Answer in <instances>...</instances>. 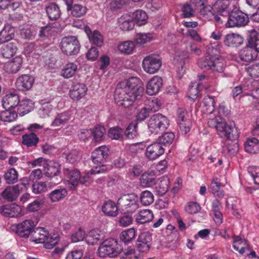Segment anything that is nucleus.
I'll use <instances>...</instances> for the list:
<instances>
[{
    "label": "nucleus",
    "mask_w": 259,
    "mask_h": 259,
    "mask_svg": "<svg viewBox=\"0 0 259 259\" xmlns=\"http://www.w3.org/2000/svg\"><path fill=\"white\" fill-rule=\"evenodd\" d=\"M143 91L141 79L137 77H132L125 83L118 84L115 91L114 99L118 106L128 108L141 97Z\"/></svg>",
    "instance_id": "obj_1"
},
{
    "label": "nucleus",
    "mask_w": 259,
    "mask_h": 259,
    "mask_svg": "<svg viewBox=\"0 0 259 259\" xmlns=\"http://www.w3.org/2000/svg\"><path fill=\"white\" fill-rule=\"evenodd\" d=\"M106 170L105 165L102 164L96 166L90 170V172H85L80 174V171L75 168L64 169V174L69 183L73 186H77L79 183L83 184L87 182L90 178V176L104 172Z\"/></svg>",
    "instance_id": "obj_2"
},
{
    "label": "nucleus",
    "mask_w": 259,
    "mask_h": 259,
    "mask_svg": "<svg viewBox=\"0 0 259 259\" xmlns=\"http://www.w3.org/2000/svg\"><path fill=\"white\" fill-rule=\"evenodd\" d=\"M30 239L36 243H43L47 249L53 248L60 240L58 234H50L44 228L38 227L34 229Z\"/></svg>",
    "instance_id": "obj_3"
},
{
    "label": "nucleus",
    "mask_w": 259,
    "mask_h": 259,
    "mask_svg": "<svg viewBox=\"0 0 259 259\" xmlns=\"http://www.w3.org/2000/svg\"><path fill=\"white\" fill-rule=\"evenodd\" d=\"M228 16V21L226 24L227 27H243L249 22L248 15L242 12L236 5L232 6Z\"/></svg>",
    "instance_id": "obj_4"
},
{
    "label": "nucleus",
    "mask_w": 259,
    "mask_h": 259,
    "mask_svg": "<svg viewBox=\"0 0 259 259\" xmlns=\"http://www.w3.org/2000/svg\"><path fill=\"white\" fill-rule=\"evenodd\" d=\"M139 198L134 193L121 196L117 201V204L123 213H133L139 207Z\"/></svg>",
    "instance_id": "obj_5"
},
{
    "label": "nucleus",
    "mask_w": 259,
    "mask_h": 259,
    "mask_svg": "<svg viewBox=\"0 0 259 259\" xmlns=\"http://www.w3.org/2000/svg\"><path fill=\"white\" fill-rule=\"evenodd\" d=\"M169 125L168 118L160 113L153 115L148 123L150 133L157 135L166 130Z\"/></svg>",
    "instance_id": "obj_6"
},
{
    "label": "nucleus",
    "mask_w": 259,
    "mask_h": 259,
    "mask_svg": "<svg viewBox=\"0 0 259 259\" xmlns=\"http://www.w3.org/2000/svg\"><path fill=\"white\" fill-rule=\"evenodd\" d=\"M120 249L119 247L117 240L113 238H110L104 241L100 245L98 253L101 257L107 256L113 257L120 253Z\"/></svg>",
    "instance_id": "obj_7"
},
{
    "label": "nucleus",
    "mask_w": 259,
    "mask_h": 259,
    "mask_svg": "<svg viewBox=\"0 0 259 259\" xmlns=\"http://www.w3.org/2000/svg\"><path fill=\"white\" fill-rule=\"evenodd\" d=\"M60 48L63 54L67 56H74L79 52L80 46L77 38L71 35L62 38Z\"/></svg>",
    "instance_id": "obj_8"
},
{
    "label": "nucleus",
    "mask_w": 259,
    "mask_h": 259,
    "mask_svg": "<svg viewBox=\"0 0 259 259\" xmlns=\"http://www.w3.org/2000/svg\"><path fill=\"white\" fill-rule=\"evenodd\" d=\"M44 174L46 177L50 178L48 184L50 187L59 184L62 181L60 171V165L58 163L50 162L45 167Z\"/></svg>",
    "instance_id": "obj_9"
},
{
    "label": "nucleus",
    "mask_w": 259,
    "mask_h": 259,
    "mask_svg": "<svg viewBox=\"0 0 259 259\" xmlns=\"http://www.w3.org/2000/svg\"><path fill=\"white\" fill-rule=\"evenodd\" d=\"M217 131L221 138L227 140H236L239 138L237 128L225 121L220 122Z\"/></svg>",
    "instance_id": "obj_10"
},
{
    "label": "nucleus",
    "mask_w": 259,
    "mask_h": 259,
    "mask_svg": "<svg viewBox=\"0 0 259 259\" xmlns=\"http://www.w3.org/2000/svg\"><path fill=\"white\" fill-rule=\"evenodd\" d=\"M161 60L152 55L146 56L142 62L144 70L149 74L157 72L161 67Z\"/></svg>",
    "instance_id": "obj_11"
},
{
    "label": "nucleus",
    "mask_w": 259,
    "mask_h": 259,
    "mask_svg": "<svg viewBox=\"0 0 259 259\" xmlns=\"http://www.w3.org/2000/svg\"><path fill=\"white\" fill-rule=\"evenodd\" d=\"M35 224L30 220H26L21 223H19L13 226L16 234L21 237L27 238L29 235L32 236Z\"/></svg>",
    "instance_id": "obj_12"
},
{
    "label": "nucleus",
    "mask_w": 259,
    "mask_h": 259,
    "mask_svg": "<svg viewBox=\"0 0 259 259\" xmlns=\"http://www.w3.org/2000/svg\"><path fill=\"white\" fill-rule=\"evenodd\" d=\"M230 6V3L229 0H218L212 6H208L206 8L208 10V14L214 12L226 16L232 9Z\"/></svg>",
    "instance_id": "obj_13"
},
{
    "label": "nucleus",
    "mask_w": 259,
    "mask_h": 259,
    "mask_svg": "<svg viewBox=\"0 0 259 259\" xmlns=\"http://www.w3.org/2000/svg\"><path fill=\"white\" fill-rule=\"evenodd\" d=\"M177 122L182 132L185 134L190 130V122L188 119V114L187 110L183 108H179L177 110Z\"/></svg>",
    "instance_id": "obj_14"
},
{
    "label": "nucleus",
    "mask_w": 259,
    "mask_h": 259,
    "mask_svg": "<svg viewBox=\"0 0 259 259\" xmlns=\"http://www.w3.org/2000/svg\"><path fill=\"white\" fill-rule=\"evenodd\" d=\"M162 86V78L159 76H154L146 85V93L150 96L156 95L160 91Z\"/></svg>",
    "instance_id": "obj_15"
},
{
    "label": "nucleus",
    "mask_w": 259,
    "mask_h": 259,
    "mask_svg": "<svg viewBox=\"0 0 259 259\" xmlns=\"http://www.w3.org/2000/svg\"><path fill=\"white\" fill-rule=\"evenodd\" d=\"M152 236L148 232L142 233L139 236L137 241V248L139 252H147L151 246Z\"/></svg>",
    "instance_id": "obj_16"
},
{
    "label": "nucleus",
    "mask_w": 259,
    "mask_h": 259,
    "mask_svg": "<svg viewBox=\"0 0 259 259\" xmlns=\"http://www.w3.org/2000/svg\"><path fill=\"white\" fill-rule=\"evenodd\" d=\"M164 151L163 146L157 141L147 146L145 155L148 159L153 160L163 154Z\"/></svg>",
    "instance_id": "obj_17"
},
{
    "label": "nucleus",
    "mask_w": 259,
    "mask_h": 259,
    "mask_svg": "<svg viewBox=\"0 0 259 259\" xmlns=\"http://www.w3.org/2000/svg\"><path fill=\"white\" fill-rule=\"evenodd\" d=\"M34 78L29 74H22L16 79L15 84L17 88L22 91H27L32 87Z\"/></svg>",
    "instance_id": "obj_18"
},
{
    "label": "nucleus",
    "mask_w": 259,
    "mask_h": 259,
    "mask_svg": "<svg viewBox=\"0 0 259 259\" xmlns=\"http://www.w3.org/2000/svg\"><path fill=\"white\" fill-rule=\"evenodd\" d=\"M88 92L87 85L83 83H74L69 92L70 97L73 100H79L86 95Z\"/></svg>",
    "instance_id": "obj_19"
},
{
    "label": "nucleus",
    "mask_w": 259,
    "mask_h": 259,
    "mask_svg": "<svg viewBox=\"0 0 259 259\" xmlns=\"http://www.w3.org/2000/svg\"><path fill=\"white\" fill-rule=\"evenodd\" d=\"M243 41L244 38L241 35L234 33L226 34L223 39L225 45L229 48H237L241 46Z\"/></svg>",
    "instance_id": "obj_20"
},
{
    "label": "nucleus",
    "mask_w": 259,
    "mask_h": 259,
    "mask_svg": "<svg viewBox=\"0 0 259 259\" xmlns=\"http://www.w3.org/2000/svg\"><path fill=\"white\" fill-rule=\"evenodd\" d=\"M109 149L106 146L96 148L92 153L93 162L95 163H102L105 161L108 156Z\"/></svg>",
    "instance_id": "obj_21"
},
{
    "label": "nucleus",
    "mask_w": 259,
    "mask_h": 259,
    "mask_svg": "<svg viewBox=\"0 0 259 259\" xmlns=\"http://www.w3.org/2000/svg\"><path fill=\"white\" fill-rule=\"evenodd\" d=\"M19 102V96L17 93H9L3 97L2 105L5 109H11L16 107Z\"/></svg>",
    "instance_id": "obj_22"
},
{
    "label": "nucleus",
    "mask_w": 259,
    "mask_h": 259,
    "mask_svg": "<svg viewBox=\"0 0 259 259\" xmlns=\"http://www.w3.org/2000/svg\"><path fill=\"white\" fill-rule=\"evenodd\" d=\"M22 64L23 58L19 56H16L5 64L4 70L8 73H16L20 70Z\"/></svg>",
    "instance_id": "obj_23"
},
{
    "label": "nucleus",
    "mask_w": 259,
    "mask_h": 259,
    "mask_svg": "<svg viewBox=\"0 0 259 259\" xmlns=\"http://www.w3.org/2000/svg\"><path fill=\"white\" fill-rule=\"evenodd\" d=\"M239 57L240 60L245 62H250L255 60L257 57V53L255 49L250 45H247L241 49L239 52Z\"/></svg>",
    "instance_id": "obj_24"
},
{
    "label": "nucleus",
    "mask_w": 259,
    "mask_h": 259,
    "mask_svg": "<svg viewBox=\"0 0 259 259\" xmlns=\"http://www.w3.org/2000/svg\"><path fill=\"white\" fill-rule=\"evenodd\" d=\"M233 242L232 246L233 248L239 254H243L246 251L250 249L248 241L242 239L240 236L234 235L232 237Z\"/></svg>",
    "instance_id": "obj_25"
},
{
    "label": "nucleus",
    "mask_w": 259,
    "mask_h": 259,
    "mask_svg": "<svg viewBox=\"0 0 259 259\" xmlns=\"http://www.w3.org/2000/svg\"><path fill=\"white\" fill-rule=\"evenodd\" d=\"M21 208L15 203L3 205L2 214L4 216L10 218H17L20 214Z\"/></svg>",
    "instance_id": "obj_26"
},
{
    "label": "nucleus",
    "mask_w": 259,
    "mask_h": 259,
    "mask_svg": "<svg viewBox=\"0 0 259 259\" xmlns=\"http://www.w3.org/2000/svg\"><path fill=\"white\" fill-rule=\"evenodd\" d=\"M18 42L16 41L4 44L1 48V54L4 58H10L16 53Z\"/></svg>",
    "instance_id": "obj_27"
},
{
    "label": "nucleus",
    "mask_w": 259,
    "mask_h": 259,
    "mask_svg": "<svg viewBox=\"0 0 259 259\" xmlns=\"http://www.w3.org/2000/svg\"><path fill=\"white\" fill-rule=\"evenodd\" d=\"M153 218V212L148 209L141 210L135 215L136 221L141 224L150 222Z\"/></svg>",
    "instance_id": "obj_28"
},
{
    "label": "nucleus",
    "mask_w": 259,
    "mask_h": 259,
    "mask_svg": "<svg viewBox=\"0 0 259 259\" xmlns=\"http://www.w3.org/2000/svg\"><path fill=\"white\" fill-rule=\"evenodd\" d=\"M62 157L65 158L68 163L75 164L81 157L80 151L77 149L65 151L62 154Z\"/></svg>",
    "instance_id": "obj_29"
},
{
    "label": "nucleus",
    "mask_w": 259,
    "mask_h": 259,
    "mask_svg": "<svg viewBox=\"0 0 259 259\" xmlns=\"http://www.w3.org/2000/svg\"><path fill=\"white\" fill-rule=\"evenodd\" d=\"M78 70V65L74 62H68L66 64L61 70V76L65 78L73 77Z\"/></svg>",
    "instance_id": "obj_30"
},
{
    "label": "nucleus",
    "mask_w": 259,
    "mask_h": 259,
    "mask_svg": "<svg viewBox=\"0 0 259 259\" xmlns=\"http://www.w3.org/2000/svg\"><path fill=\"white\" fill-rule=\"evenodd\" d=\"M118 207L116 203L112 201L108 200L104 203L102 207V211L107 216L115 217L117 215Z\"/></svg>",
    "instance_id": "obj_31"
},
{
    "label": "nucleus",
    "mask_w": 259,
    "mask_h": 259,
    "mask_svg": "<svg viewBox=\"0 0 259 259\" xmlns=\"http://www.w3.org/2000/svg\"><path fill=\"white\" fill-rule=\"evenodd\" d=\"M19 194V190L17 186L7 187L2 193V196L5 199L9 201L15 200Z\"/></svg>",
    "instance_id": "obj_32"
},
{
    "label": "nucleus",
    "mask_w": 259,
    "mask_h": 259,
    "mask_svg": "<svg viewBox=\"0 0 259 259\" xmlns=\"http://www.w3.org/2000/svg\"><path fill=\"white\" fill-rule=\"evenodd\" d=\"M33 108V104L29 99H23L20 101L18 105L17 112L21 116L30 112Z\"/></svg>",
    "instance_id": "obj_33"
},
{
    "label": "nucleus",
    "mask_w": 259,
    "mask_h": 259,
    "mask_svg": "<svg viewBox=\"0 0 259 259\" xmlns=\"http://www.w3.org/2000/svg\"><path fill=\"white\" fill-rule=\"evenodd\" d=\"M224 185L221 182L220 180L218 178H213L210 184V188L212 193L219 198H223L224 196V192L221 189Z\"/></svg>",
    "instance_id": "obj_34"
},
{
    "label": "nucleus",
    "mask_w": 259,
    "mask_h": 259,
    "mask_svg": "<svg viewBox=\"0 0 259 259\" xmlns=\"http://www.w3.org/2000/svg\"><path fill=\"white\" fill-rule=\"evenodd\" d=\"M118 23L119 28L123 31L132 30L135 25L133 19L127 14L121 16L118 19Z\"/></svg>",
    "instance_id": "obj_35"
},
{
    "label": "nucleus",
    "mask_w": 259,
    "mask_h": 259,
    "mask_svg": "<svg viewBox=\"0 0 259 259\" xmlns=\"http://www.w3.org/2000/svg\"><path fill=\"white\" fill-rule=\"evenodd\" d=\"M70 119V113L69 111H65L58 113L56 116L51 126L57 127L62 126L66 124Z\"/></svg>",
    "instance_id": "obj_36"
},
{
    "label": "nucleus",
    "mask_w": 259,
    "mask_h": 259,
    "mask_svg": "<svg viewBox=\"0 0 259 259\" xmlns=\"http://www.w3.org/2000/svg\"><path fill=\"white\" fill-rule=\"evenodd\" d=\"M14 36V29L9 25H5L0 31V43H4L11 40Z\"/></svg>",
    "instance_id": "obj_37"
},
{
    "label": "nucleus",
    "mask_w": 259,
    "mask_h": 259,
    "mask_svg": "<svg viewBox=\"0 0 259 259\" xmlns=\"http://www.w3.org/2000/svg\"><path fill=\"white\" fill-rule=\"evenodd\" d=\"M103 237V234L100 230L94 229L89 232L86 236L85 241L88 244L94 245Z\"/></svg>",
    "instance_id": "obj_38"
},
{
    "label": "nucleus",
    "mask_w": 259,
    "mask_h": 259,
    "mask_svg": "<svg viewBox=\"0 0 259 259\" xmlns=\"http://www.w3.org/2000/svg\"><path fill=\"white\" fill-rule=\"evenodd\" d=\"M46 12L50 19L57 20L61 15V11L58 5L53 3L46 7Z\"/></svg>",
    "instance_id": "obj_39"
},
{
    "label": "nucleus",
    "mask_w": 259,
    "mask_h": 259,
    "mask_svg": "<svg viewBox=\"0 0 259 259\" xmlns=\"http://www.w3.org/2000/svg\"><path fill=\"white\" fill-rule=\"evenodd\" d=\"M67 191L64 188L56 189L49 194V198L52 202H58L64 199L67 195Z\"/></svg>",
    "instance_id": "obj_40"
},
{
    "label": "nucleus",
    "mask_w": 259,
    "mask_h": 259,
    "mask_svg": "<svg viewBox=\"0 0 259 259\" xmlns=\"http://www.w3.org/2000/svg\"><path fill=\"white\" fill-rule=\"evenodd\" d=\"M244 148L249 153H257L259 152L258 140L255 138L248 139L244 144Z\"/></svg>",
    "instance_id": "obj_41"
},
{
    "label": "nucleus",
    "mask_w": 259,
    "mask_h": 259,
    "mask_svg": "<svg viewBox=\"0 0 259 259\" xmlns=\"http://www.w3.org/2000/svg\"><path fill=\"white\" fill-rule=\"evenodd\" d=\"M133 19L135 23L138 26L145 25L147 23L148 16L142 10H138L133 13Z\"/></svg>",
    "instance_id": "obj_42"
},
{
    "label": "nucleus",
    "mask_w": 259,
    "mask_h": 259,
    "mask_svg": "<svg viewBox=\"0 0 259 259\" xmlns=\"http://www.w3.org/2000/svg\"><path fill=\"white\" fill-rule=\"evenodd\" d=\"M170 181L167 177H163L156 186V190L160 196L164 195L168 190Z\"/></svg>",
    "instance_id": "obj_43"
},
{
    "label": "nucleus",
    "mask_w": 259,
    "mask_h": 259,
    "mask_svg": "<svg viewBox=\"0 0 259 259\" xmlns=\"http://www.w3.org/2000/svg\"><path fill=\"white\" fill-rule=\"evenodd\" d=\"M248 45L255 49L256 52H259V32L254 29L249 31L248 37Z\"/></svg>",
    "instance_id": "obj_44"
},
{
    "label": "nucleus",
    "mask_w": 259,
    "mask_h": 259,
    "mask_svg": "<svg viewBox=\"0 0 259 259\" xmlns=\"http://www.w3.org/2000/svg\"><path fill=\"white\" fill-rule=\"evenodd\" d=\"M226 61L222 57H214L210 69L213 72H223L226 67Z\"/></svg>",
    "instance_id": "obj_45"
},
{
    "label": "nucleus",
    "mask_w": 259,
    "mask_h": 259,
    "mask_svg": "<svg viewBox=\"0 0 259 259\" xmlns=\"http://www.w3.org/2000/svg\"><path fill=\"white\" fill-rule=\"evenodd\" d=\"M175 138V135L174 133L166 132L160 136L157 141L162 146H168L172 143Z\"/></svg>",
    "instance_id": "obj_46"
},
{
    "label": "nucleus",
    "mask_w": 259,
    "mask_h": 259,
    "mask_svg": "<svg viewBox=\"0 0 259 259\" xmlns=\"http://www.w3.org/2000/svg\"><path fill=\"white\" fill-rule=\"evenodd\" d=\"M124 129L118 126L110 128L108 132L109 137L112 139L116 140H122L124 137Z\"/></svg>",
    "instance_id": "obj_47"
},
{
    "label": "nucleus",
    "mask_w": 259,
    "mask_h": 259,
    "mask_svg": "<svg viewBox=\"0 0 259 259\" xmlns=\"http://www.w3.org/2000/svg\"><path fill=\"white\" fill-rule=\"evenodd\" d=\"M146 105L150 112H155L160 109L162 104L158 98L150 97L147 99Z\"/></svg>",
    "instance_id": "obj_48"
},
{
    "label": "nucleus",
    "mask_w": 259,
    "mask_h": 259,
    "mask_svg": "<svg viewBox=\"0 0 259 259\" xmlns=\"http://www.w3.org/2000/svg\"><path fill=\"white\" fill-rule=\"evenodd\" d=\"M156 181L153 172H144L140 178V183L145 187H151L155 184Z\"/></svg>",
    "instance_id": "obj_49"
},
{
    "label": "nucleus",
    "mask_w": 259,
    "mask_h": 259,
    "mask_svg": "<svg viewBox=\"0 0 259 259\" xmlns=\"http://www.w3.org/2000/svg\"><path fill=\"white\" fill-rule=\"evenodd\" d=\"M39 141V138L36 134L31 133L22 136V143L27 147L35 146Z\"/></svg>",
    "instance_id": "obj_50"
},
{
    "label": "nucleus",
    "mask_w": 259,
    "mask_h": 259,
    "mask_svg": "<svg viewBox=\"0 0 259 259\" xmlns=\"http://www.w3.org/2000/svg\"><path fill=\"white\" fill-rule=\"evenodd\" d=\"M71 11V15L76 18L83 16L85 15L87 8L85 6L80 4H74L69 9Z\"/></svg>",
    "instance_id": "obj_51"
},
{
    "label": "nucleus",
    "mask_w": 259,
    "mask_h": 259,
    "mask_svg": "<svg viewBox=\"0 0 259 259\" xmlns=\"http://www.w3.org/2000/svg\"><path fill=\"white\" fill-rule=\"evenodd\" d=\"M215 102L213 97L206 96L204 97L202 101V106L205 108V111L208 113H211L215 108Z\"/></svg>",
    "instance_id": "obj_52"
},
{
    "label": "nucleus",
    "mask_w": 259,
    "mask_h": 259,
    "mask_svg": "<svg viewBox=\"0 0 259 259\" xmlns=\"http://www.w3.org/2000/svg\"><path fill=\"white\" fill-rule=\"evenodd\" d=\"M4 178L7 183L14 184L17 182L18 180V172L15 168H11L5 172Z\"/></svg>",
    "instance_id": "obj_53"
},
{
    "label": "nucleus",
    "mask_w": 259,
    "mask_h": 259,
    "mask_svg": "<svg viewBox=\"0 0 259 259\" xmlns=\"http://www.w3.org/2000/svg\"><path fill=\"white\" fill-rule=\"evenodd\" d=\"M214 57H211L209 56H206L200 58L198 61V65L199 67L204 70H209L212 67Z\"/></svg>",
    "instance_id": "obj_54"
},
{
    "label": "nucleus",
    "mask_w": 259,
    "mask_h": 259,
    "mask_svg": "<svg viewBox=\"0 0 259 259\" xmlns=\"http://www.w3.org/2000/svg\"><path fill=\"white\" fill-rule=\"evenodd\" d=\"M10 109H6L1 113L0 119L4 122H11L15 120L17 117V113L15 111H11Z\"/></svg>",
    "instance_id": "obj_55"
},
{
    "label": "nucleus",
    "mask_w": 259,
    "mask_h": 259,
    "mask_svg": "<svg viewBox=\"0 0 259 259\" xmlns=\"http://www.w3.org/2000/svg\"><path fill=\"white\" fill-rule=\"evenodd\" d=\"M206 56L211 57H220V46L216 43H210L206 47Z\"/></svg>",
    "instance_id": "obj_56"
},
{
    "label": "nucleus",
    "mask_w": 259,
    "mask_h": 259,
    "mask_svg": "<svg viewBox=\"0 0 259 259\" xmlns=\"http://www.w3.org/2000/svg\"><path fill=\"white\" fill-rule=\"evenodd\" d=\"M135 237V230L130 228L123 231L120 234V239L124 243H128Z\"/></svg>",
    "instance_id": "obj_57"
},
{
    "label": "nucleus",
    "mask_w": 259,
    "mask_h": 259,
    "mask_svg": "<svg viewBox=\"0 0 259 259\" xmlns=\"http://www.w3.org/2000/svg\"><path fill=\"white\" fill-rule=\"evenodd\" d=\"M56 32V28L52 24H48L40 28L39 36L40 37H48Z\"/></svg>",
    "instance_id": "obj_58"
},
{
    "label": "nucleus",
    "mask_w": 259,
    "mask_h": 259,
    "mask_svg": "<svg viewBox=\"0 0 259 259\" xmlns=\"http://www.w3.org/2000/svg\"><path fill=\"white\" fill-rule=\"evenodd\" d=\"M135 47V43L132 41H125L118 46V50L126 54L132 53Z\"/></svg>",
    "instance_id": "obj_59"
},
{
    "label": "nucleus",
    "mask_w": 259,
    "mask_h": 259,
    "mask_svg": "<svg viewBox=\"0 0 259 259\" xmlns=\"http://www.w3.org/2000/svg\"><path fill=\"white\" fill-rule=\"evenodd\" d=\"M105 128L100 125L96 126L92 130V134L94 136V140L96 142H100L104 139L105 134Z\"/></svg>",
    "instance_id": "obj_60"
},
{
    "label": "nucleus",
    "mask_w": 259,
    "mask_h": 259,
    "mask_svg": "<svg viewBox=\"0 0 259 259\" xmlns=\"http://www.w3.org/2000/svg\"><path fill=\"white\" fill-rule=\"evenodd\" d=\"M140 199L143 205L148 206L153 202L154 196L150 191L145 190L142 192Z\"/></svg>",
    "instance_id": "obj_61"
},
{
    "label": "nucleus",
    "mask_w": 259,
    "mask_h": 259,
    "mask_svg": "<svg viewBox=\"0 0 259 259\" xmlns=\"http://www.w3.org/2000/svg\"><path fill=\"white\" fill-rule=\"evenodd\" d=\"M191 2L201 15H208V10L206 8L208 6L205 5L206 0H191Z\"/></svg>",
    "instance_id": "obj_62"
},
{
    "label": "nucleus",
    "mask_w": 259,
    "mask_h": 259,
    "mask_svg": "<svg viewBox=\"0 0 259 259\" xmlns=\"http://www.w3.org/2000/svg\"><path fill=\"white\" fill-rule=\"evenodd\" d=\"M201 209L200 204L194 201H190L188 202L185 206V210L189 214H196L198 213Z\"/></svg>",
    "instance_id": "obj_63"
},
{
    "label": "nucleus",
    "mask_w": 259,
    "mask_h": 259,
    "mask_svg": "<svg viewBox=\"0 0 259 259\" xmlns=\"http://www.w3.org/2000/svg\"><path fill=\"white\" fill-rule=\"evenodd\" d=\"M90 41L98 47H101L103 44V37L99 31L95 30L89 38Z\"/></svg>",
    "instance_id": "obj_64"
}]
</instances>
